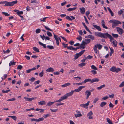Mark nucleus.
<instances>
[{
  "label": "nucleus",
  "mask_w": 124,
  "mask_h": 124,
  "mask_svg": "<svg viewBox=\"0 0 124 124\" xmlns=\"http://www.w3.org/2000/svg\"><path fill=\"white\" fill-rule=\"evenodd\" d=\"M109 22L112 23V27L113 28L117 26L118 24H121V22L117 20H110Z\"/></svg>",
  "instance_id": "1"
},
{
  "label": "nucleus",
  "mask_w": 124,
  "mask_h": 124,
  "mask_svg": "<svg viewBox=\"0 0 124 124\" xmlns=\"http://www.w3.org/2000/svg\"><path fill=\"white\" fill-rule=\"evenodd\" d=\"M99 81V79L97 78H94L92 79H86L84 80L83 83H85L87 82H90L91 83H92L94 82H98Z\"/></svg>",
  "instance_id": "2"
},
{
  "label": "nucleus",
  "mask_w": 124,
  "mask_h": 124,
  "mask_svg": "<svg viewBox=\"0 0 124 124\" xmlns=\"http://www.w3.org/2000/svg\"><path fill=\"white\" fill-rule=\"evenodd\" d=\"M4 4H5L4 5L5 6H13L15 4H16L17 3L18 1L17 0L15 1H13L11 2H8L7 1H4Z\"/></svg>",
  "instance_id": "3"
},
{
  "label": "nucleus",
  "mask_w": 124,
  "mask_h": 124,
  "mask_svg": "<svg viewBox=\"0 0 124 124\" xmlns=\"http://www.w3.org/2000/svg\"><path fill=\"white\" fill-rule=\"evenodd\" d=\"M95 35L96 36H98L100 37L103 38H106L105 37L106 33H102L100 32H96L95 33Z\"/></svg>",
  "instance_id": "4"
},
{
  "label": "nucleus",
  "mask_w": 124,
  "mask_h": 124,
  "mask_svg": "<svg viewBox=\"0 0 124 124\" xmlns=\"http://www.w3.org/2000/svg\"><path fill=\"white\" fill-rule=\"evenodd\" d=\"M85 51V50H82L78 53H76L74 56V59L75 60L77 59L83 54Z\"/></svg>",
  "instance_id": "5"
},
{
  "label": "nucleus",
  "mask_w": 124,
  "mask_h": 124,
  "mask_svg": "<svg viewBox=\"0 0 124 124\" xmlns=\"http://www.w3.org/2000/svg\"><path fill=\"white\" fill-rule=\"evenodd\" d=\"M73 92L72 90L70 92H69L66 94H65L63 96L64 97V99H66L68 97L72 95H73Z\"/></svg>",
  "instance_id": "6"
},
{
  "label": "nucleus",
  "mask_w": 124,
  "mask_h": 124,
  "mask_svg": "<svg viewBox=\"0 0 124 124\" xmlns=\"http://www.w3.org/2000/svg\"><path fill=\"white\" fill-rule=\"evenodd\" d=\"M106 38H108L110 39V41L111 42H112V40H113L114 39V38L109 34L108 33H106V36H105Z\"/></svg>",
  "instance_id": "7"
},
{
  "label": "nucleus",
  "mask_w": 124,
  "mask_h": 124,
  "mask_svg": "<svg viewBox=\"0 0 124 124\" xmlns=\"http://www.w3.org/2000/svg\"><path fill=\"white\" fill-rule=\"evenodd\" d=\"M85 86H80L79 87L78 89H75L74 90H72V91L73 92H79L81 90L82 88H85Z\"/></svg>",
  "instance_id": "8"
},
{
  "label": "nucleus",
  "mask_w": 124,
  "mask_h": 124,
  "mask_svg": "<svg viewBox=\"0 0 124 124\" xmlns=\"http://www.w3.org/2000/svg\"><path fill=\"white\" fill-rule=\"evenodd\" d=\"M89 103L90 101H88L85 104H81L80 105V106L84 108H88V106L89 105Z\"/></svg>",
  "instance_id": "9"
},
{
  "label": "nucleus",
  "mask_w": 124,
  "mask_h": 124,
  "mask_svg": "<svg viewBox=\"0 0 124 124\" xmlns=\"http://www.w3.org/2000/svg\"><path fill=\"white\" fill-rule=\"evenodd\" d=\"M25 99L26 101H30L32 100L35 99L36 98V97H32L31 98H28L26 97H24L23 98Z\"/></svg>",
  "instance_id": "10"
},
{
  "label": "nucleus",
  "mask_w": 124,
  "mask_h": 124,
  "mask_svg": "<svg viewBox=\"0 0 124 124\" xmlns=\"http://www.w3.org/2000/svg\"><path fill=\"white\" fill-rule=\"evenodd\" d=\"M117 31L120 34H122L123 32V30L122 28L118 27H116Z\"/></svg>",
  "instance_id": "11"
},
{
  "label": "nucleus",
  "mask_w": 124,
  "mask_h": 124,
  "mask_svg": "<svg viewBox=\"0 0 124 124\" xmlns=\"http://www.w3.org/2000/svg\"><path fill=\"white\" fill-rule=\"evenodd\" d=\"M85 93L86 95V99H88L89 96L91 95V92L89 90H86L85 92Z\"/></svg>",
  "instance_id": "12"
},
{
  "label": "nucleus",
  "mask_w": 124,
  "mask_h": 124,
  "mask_svg": "<svg viewBox=\"0 0 124 124\" xmlns=\"http://www.w3.org/2000/svg\"><path fill=\"white\" fill-rule=\"evenodd\" d=\"M53 34L54 35V37L56 40V43L58 45H59V37H57V36L55 35L54 33H53Z\"/></svg>",
  "instance_id": "13"
},
{
  "label": "nucleus",
  "mask_w": 124,
  "mask_h": 124,
  "mask_svg": "<svg viewBox=\"0 0 124 124\" xmlns=\"http://www.w3.org/2000/svg\"><path fill=\"white\" fill-rule=\"evenodd\" d=\"M85 38H90L92 40H93L94 39H95V38H94V37L91 35H89L88 36H86L85 37Z\"/></svg>",
  "instance_id": "14"
},
{
  "label": "nucleus",
  "mask_w": 124,
  "mask_h": 124,
  "mask_svg": "<svg viewBox=\"0 0 124 124\" xmlns=\"http://www.w3.org/2000/svg\"><path fill=\"white\" fill-rule=\"evenodd\" d=\"M94 47H96V48H98L100 50L101 49L102 47V46L100 44H96L95 45Z\"/></svg>",
  "instance_id": "15"
},
{
  "label": "nucleus",
  "mask_w": 124,
  "mask_h": 124,
  "mask_svg": "<svg viewBox=\"0 0 124 124\" xmlns=\"http://www.w3.org/2000/svg\"><path fill=\"white\" fill-rule=\"evenodd\" d=\"M72 18H71L69 16H67L66 17V18L70 21H72L73 19L74 20L75 19V18L73 16H70Z\"/></svg>",
  "instance_id": "16"
},
{
  "label": "nucleus",
  "mask_w": 124,
  "mask_h": 124,
  "mask_svg": "<svg viewBox=\"0 0 124 124\" xmlns=\"http://www.w3.org/2000/svg\"><path fill=\"white\" fill-rule=\"evenodd\" d=\"M65 99H64V97L63 96L61 97V98L58 100H56L55 101H54V102H60L62 101Z\"/></svg>",
  "instance_id": "17"
},
{
  "label": "nucleus",
  "mask_w": 124,
  "mask_h": 124,
  "mask_svg": "<svg viewBox=\"0 0 124 124\" xmlns=\"http://www.w3.org/2000/svg\"><path fill=\"white\" fill-rule=\"evenodd\" d=\"M80 9L81 14H84V13L85 9L84 7H82L80 8Z\"/></svg>",
  "instance_id": "18"
},
{
  "label": "nucleus",
  "mask_w": 124,
  "mask_h": 124,
  "mask_svg": "<svg viewBox=\"0 0 124 124\" xmlns=\"http://www.w3.org/2000/svg\"><path fill=\"white\" fill-rule=\"evenodd\" d=\"M93 26L99 31H101V29L99 26H98L95 25H93Z\"/></svg>",
  "instance_id": "19"
},
{
  "label": "nucleus",
  "mask_w": 124,
  "mask_h": 124,
  "mask_svg": "<svg viewBox=\"0 0 124 124\" xmlns=\"http://www.w3.org/2000/svg\"><path fill=\"white\" fill-rule=\"evenodd\" d=\"M38 104L39 105H45L46 103L44 101H40V102H38Z\"/></svg>",
  "instance_id": "20"
},
{
  "label": "nucleus",
  "mask_w": 124,
  "mask_h": 124,
  "mask_svg": "<svg viewBox=\"0 0 124 124\" xmlns=\"http://www.w3.org/2000/svg\"><path fill=\"white\" fill-rule=\"evenodd\" d=\"M54 70L53 68L52 67H50L47 69L46 71L47 72H53L54 71Z\"/></svg>",
  "instance_id": "21"
},
{
  "label": "nucleus",
  "mask_w": 124,
  "mask_h": 124,
  "mask_svg": "<svg viewBox=\"0 0 124 124\" xmlns=\"http://www.w3.org/2000/svg\"><path fill=\"white\" fill-rule=\"evenodd\" d=\"M112 43L113 45H114L115 47H116L117 46V42L116 40H115L113 41L112 42Z\"/></svg>",
  "instance_id": "22"
},
{
  "label": "nucleus",
  "mask_w": 124,
  "mask_h": 124,
  "mask_svg": "<svg viewBox=\"0 0 124 124\" xmlns=\"http://www.w3.org/2000/svg\"><path fill=\"white\" fill-rule=\"evenodd\" d=\"M70 85V83H66L65 84L62 85H61V87H66L68 86H69Z\"/></svg>",
  "instance_id": "23"
},
{
  "label": "nucleus",
  "mask_w": 124,
  "mask_h": 124,
  "mask_svg": "<svg viewBox=\"0 0 124 124\" xmlns=\"http://www.w3.org/2000/svg\"><path fill=\"white\" fill-rule=\"evenodd\" d=\"M102 23L101 25L103 28L106 29H107L108 28V27H107L106 26H105V23L104 20H102Z\"/></svg>",
  "instance_id": "24"
},
{
  "label": "nucleus",
  "mask_w": 124,
  "mask_h": 124,
  "mask_svg": "<svg viewBox=\"0 0 124 124\" xmlns=\"http://www.w3.org/2000/svg\"><path fill=\"white\" fill-rule=\"evenodd\" d=\"M76 8V7H74L73 8H70L67 9V10L68 11H71L73 10H75Z\"/></svg>",
  "instance_id": "25"
},
{
  "label": "nucleus",
  "mask_w": 124,
  "mask_h": 124,
  "mask_svg": "<svg viewBox=\"0 0 124 124\" xmlns=\"http://www.w3.org/2000/svg\"><path fill=\"white\" fill-rule=\"evenodd\" d=\"M107 9L108 10H109V12L110 13L111 15L112 16H114V14L112 10H111V9H110V8L109 7H108L107 8Z\"/></svg>",
  "instance_id": "26"
},
{
  "label": "nucleus",
  "mask_w": 124,
  "mask_h": 124,
  "mask_svg": "<svg viewBox=\"0 0 124 124\" xmlns=\"http://www.w3.org/2000/svg\"><path fill=\"white\" fill-rule=\"evenodd\" d=\"M67 49L70 50H74V48L72 46H68L67 47Z\"/></svg>",
  "instance_id": "27"
},
{
  "label": "nucleus",
  "mask_w": 124,
  "mask_h": 124,
  "mask_svg": "<svg viewBox=\"0 0 124 124\" xmlns=\"http://www.w3.org/2000/svg\"><path fill=\"white\" fill-rule=\"evenodd\" d=\"M105 86V84H103V85H101L100 87H99L97 88V89L98 90H100L101 89L104 87Z\"/></svg>",
  "instance_id": "28"
},
{
  "label": "nucleus",
  "mask_w": 124,
  "mask_h": 124,
  "mask_svg": "<svg viewBox=\"0 0 124 124\" xmlns=\"http://www.w3.org/2000/svg\"><path fill=\"white\" fill-rule=\"evenodd\" d=\"M16 62H14L13 61H10V63L9 64L10 66H11L12 65H15L16 64Z\"/></svg>",
  "instance_id": "29"
},
{
  "label": "nucleus",
  "mask_w": 124,
  "mask_h": 124,
  "mask_svg": "<svg viewBox=\"0 0 124 124\" xmlns=\"http://www.w3.org/2000/svg\"><path fill=\"white\" fill-rule=\"evenodd\" d=\"M8 117L12 118L14 120H16V119H17V118L16 117V116H8Z\"/></svg>",
  "instance_id": "30"
},
{
  "label": "nucleus",
  "mask_w": 124,
  "mask_h": 124,
  "mask_svg": "<svg viewBox=\"0 0 124 124\" xmlns=\"http://www.w3.org/2000/svg\"><path fill=\"white\" fill-rule=\"evenodd\" d=\"M39 43L40 45L41 46H43V47L44 48H46V46L45 44H44L42 43L40 41H39Z\"/></svg>",
  "instance_id": "31"
},
{
  "label": "nucleus",
  "mask_w": 124,
  "mask_h": 124,
  "mask_svg": "<svg viewBox=\"0 0 124 124\" xmlns=\"http://www.w3.org/2000/svg\"><path fill=\"white\" fill-rule=\"evenodd\" d=\"M33 49L35 51L37 52H39V51L38 48L35 47H34L33 48Z\"/></svg>",
  "instance_id": "32"
},
{
  "label": "nucleus",
  "mask_w": 124,
  "mask_h": 124,
  "mask_svg": "<svg viewBox=\"0 0 124 124\" xmlns=\"http://www.w3.org/2000/svg\"><path fill=\"white\" fill-rule=\"evenodd\" d=\"M106 120L107 122L109 124H113V123L109 118H106Z\"/></svg>",
  "instance_id": "33"
},
{
  "label": "nucleus",
  "mask_w": 124,
  "mask_h": 124,
  "mask_svg": "<svg viewBox=\"0 0 124 124\" xmlns=\"http://www.w3.org/2000/svg\"><path fill=\"white\" fill-rule=\"evenodd\" d=\"M116 68L114 67H112L110 69V70L113 72H115L116 70Z\"/></svg>",
  "instance_id": "34"
},
{
  "label": "nucleus",
  "mask_w": 124,
  "mask_h": 124,
  "mask_svg": "<svg viewBox=\"0 0 124 124\" xmlns=\"http://www.w3.org/2000/svg\"><path fill=\"white\" fill-rule=\"evenodd\" d=\"M82 115L81 114H75V117L76 118H77L78 117H79L82 116Z\"/></svg>",
  "instance_id": "35"
},
{
  "label": "nucleus",
  "mask_w": 124,
  "mask_h": 124,
  "mask_svg": "<svg viewBox=\"0 0 124 124\" xmlns=\"http://www.w3.org/2000/svg\"><path fill=\"white\" fill-rule=\"evenodd\" d=\"M107 104V103L106 102H102L100 104V106L103 107L104 106L106 105Z\"/></svg>",
  "instance_id": "36"
},
{
  "label": "nucleus",
  "mask_w": 124,
  "mask_h": 124,
  "mask_svg": "<svg viewBox=\"0 0 124 124\" xmlns=\"http://www.w3.org/2000/svg\"><path fill=\"white\" fill-rule=\"evenodd\" d=\"M43 37H44V40L46 41V40H50V38L47 36L46 37L44 35H43Z\"/></svg>",
  "instance_id": "37"
},
{
  "label": "nucleus",
  "mask_w": 124,
  "mask_h": 124,
  "mask_svg": "<svg viewBox=\"0 0 124 124\" xmlns=\"http://www.w3.org/2000/svg\"><path fill=\"white\" fill-rule=\"evenodd\" d=\"M91 68L95 70H97V68L94 65H92L91 66Z\"/></svg>",
  "instance_id": "38"
},
{
  "label": "nucleus",
  "mask_w": 124,
  "mask_h": 124,
  "mask_svg": "<svg viewBox=\"0 0 124 124\" xmlns=\"http://www.w3.org/2000/svg\"><path fill=\"white\" fill-rule=\"evenodd\" d=\"M122 69H121L118 68H116L115 72H116V73H117L118 72L120 71Z\"/></svg>",
  "instance_id": "39"
},
{
  "label": "nucleus",
  "mask_w": 124,
  "mask_h": 124,
  "mask_svg": "<svg viewBox=\"0 0 124 124\" xmlns=\"http://www.w3.org/2000/svg\"><path fill=\"white\" fill-rule=\"evenodd\" d=\"M112 36L115 38H117L118 37V35L117 34H114L112 33Z\"/></svg>",
  "instance_id": "40"
},
{
  "label": "nucleus",
  "mask_w": 124,
  "mask_h": 124,
  "mask_svg": "<svg viewBox=\"0 0 124 124\" xmlns=\"http://www.w3.org/2000/svg\"><path fill=\"white\" fill-rule=\"evenodd\" d=\"M2 13L4 15L6 16H10V15L7 13L5 12H2Z\"/></svg>",
  "instance_id": "41"
},
{
  "label": "nucleus",
  "mask_w": 124,
  "mask_h": 124,
  "mask_svg": "<svg viewBox=\"0 0 124 124\" xmlns=\"http://www.w3.org/2000/svg\"><path fill=\"white\" fill-rule=\"evenodd\" d=\"M54 102H49L46 105V106H50L52 105V104H54Z\"/></svg>",
  "instance_id": "42"
},
{
  "label": "nucleus",
  "mask_w": 124,
  "mask_h": 124,
  "mask_svg": "<svg viewBox=\"0 0 124 124\" xmlns=\"http://www.w3.org/2000/svg\"><path fill=\"white\" fill-rule=\"evenodd\" d=\"M41 30L39 29H37L36 30L35 32L36 33H39L40 32Z\"/></svg>",
  "instance_id": "43"
},
{
  "label": "nucleus",
  "mask_w": 124,
  "mask_h": 124,
  "mask_svg": "<svg viewBox=\"0 0 124 124\" xmlns=\"http://www.w3.org/2000/svg\"><path fill=\"white\" fill-rule=\"evenodd\" d=\"M47 47L50 49H53L54 48V47L52 46L48 45L47 46Z\"/></svg>",
  "instance_id": "44"
},
{
  "label": "nucleus",
  "mask_w": 124,
  "mask_h": 124,
  "mask_svg": "<svg viewBox=\"0 0 124 124\" xmlns=\"http://www.w3.org/2000/svg\"><path fill=\"white\" fill-rule=\"evenodd\" d=\"M86 64L85 63H81L80 64L78 65V66L80 67H83V66L85 65Z\"/></svg>",
  "instance_id": "45"
},
{
  "label": "nucleus",
  "mask_w": 124,
  "mask_h": 124,
  "mask_svg": "<svg viewBox=\"0 0 124 124\" xmlns=\"http://www.w3.org/2000/svg\"><path fill=\"white\" fill-rule=\"evenodd\" d=\"M62 44L64 46V48H67V47L68 46H67L68 45V44H64V43H62Z\"/></svg>",
  "instance_id": "46"
},
{
  "label": "nucleus",
  "mask_w": 124,
  "mask_h": 124,
  "mask_svg": "<svg viewBox=\"0 0 124 124\" xmlns=\"http://www.w3.org/2000/svg\"><path fill=\"white\" fill-rule=\"evenodd\" d=\"M10 90H6V91H5L4 90H2V92L3 93H8V92L10 91Z\"/></svg>",
  "instance_id": "47"
},
{
  "label": "nucleus",
  "mask_w": 124,
  "mask_h": 124,
  "mask_svg": "<svg viewBox=\"0 0 124 124\" xmlns=\"http://www.w3.org/2000/svg\"><path fill=\"white\" fill-rule=\"evenodd\" d=\"M85 41L87 44L89 43L90 42V40L89 39H86Z\"/></svg>",
  "instance_id": "48"
},
{
  "label": "nucleus",
  "mask_w": 124,
  "mask_h": 124,
  "mask_svg": "<svg viewBox=\"0 0 124 124\" xmlns=\"http://www.w3.org/2000/svg\"><path fill=\"white\" fill-rule=\"evenodd\" d=\"M16 100V99L15 98H12L10 99H9L7 100V101H15Z\"/></svg>",
  "instance_id": "49"
},
{
  "label": "nucleus",
  "mask_w": 124,
  "mask_h": 124,
  "mask_svg": "<svg viewBox=\"0 0 124 124\" xmlns=\"http://www.w3.org/2000/svg\"><path fill=\"white\" fill-rule=\"evenodd\" d=\"M120 87H122L124 86V81L122 82L119 85Z\"/></svg>",
  "instance_id": "50"
},
{
  "label": "nucleus",
  "mask_w": 124,
  "mask_h": 124,
  "mask_svg": "<svg viewBox=\"0 0 124 124\" xmlns=\"http://www.w3.org/2000/svg\"><path fill=\"white\" fill-rule=\"evenodd\" d=\"M44 120V119L43 117H41L40 118H39L37 119V122H39L41 121H42Z\"/></svg>",
  "instance_id": "51"
},
{
  "label": "nucleus",
  "mask_w": 124,
  "mask_h": 124,
  "mask_svg": "<svg viewBox=\"0 0 124 124\" xmlns=\"http://www.w3.org/2000/svg\"><path fill=\"white\" fill-rule=\"evenodd\" d=\"M50 116V115L49 114H47L46 115H44L43 117L44 118H46L47 117L49 116Z\"/></svg>",
  "instance_id": "52"
},
{
  "label": "nucleus",
  "mask_w": 124,
  "mask_h": 124,
  "mask_svg": "<svg viewBox=\"0 0 124 124\" xmlns=\"http://www.w3.org/2000/svg\"><path fill=\"white\" fill-rule=\"evenodd\" d=\"M44 27L47 30L50 31H52V30L50 29L49 28L47 27L46 26H44Z\"/></svg>",
  "instance_id": "53"
},
{
  "label": "nucleus",
  "mask_w": 124,
  "mask_h": 124,
  "mask_svg": "<svg viewBox=\"0 0 124 124\" xmlns=\"http://www.w3.org/2000/svg\"><path fill=\"white\" fill-rule=\"evenodd\" d=\"M44 74V72L43 71V70L42 72H41L39 74V75L40 77H42L43 76Z\"/></svg>",
  "instance_id": "54"
},
{
  "label": "nucleus",
  "mask_w": 124,
  "mask_h": 124,
  "mask_svg": "<svg viewBox=\"0 0 124 124\" xmlns=\"http://www.w3.org/2000/svg\"><path fill=\"white\" fill-rule=\"evenodd\" d=\"M50 110L51 112H57L58 110V109H50Z\"/></svg>",
  "instance_id": "55"
},
{
  "label": "nucleus",
  "mask_w": 124,
  "mask_h": 124,
  "mask_svg": "<svg viewBox=\"0 0 124 124\" xmlns=\"http://www.w3.org/2000/svg\"><path fill=\"white\" fill-rule=\"evenodd\" d=\"M47 35L50 37H51L52 36V34L49 31L47 32Z\"/></svg>",
  "instance_id": "56"
},
{
  "label": "nucleus",
  "mask_w": 124,
  "mask_h": 124,
  "mask_svg": "<svg viewBox=\"0 0 124 124\" xmlns=\"http://www.w3.org/2000/svg\"><path fill=\"white\" fill-rule=\"evenodd\" d=\"M23 13V12L21 11H18V12H17V14L19 15H20L22 14Z\"/></svg>",
  "instance_id": "57"
},
{
  "label": "nucleus",
  "mask_w": 124,
  "mask_h": 124,
  "mask_svg": "<svg viewBox=\"0 0 124 124\" xmlns=\"http://www.w3.org/2000/svg\"><path fill=\"white\" fill-rule=\"evenodd\" d=\"M35 80V78L33 77H32L31 78L29 79L30 81H31V82H33Z\"/></svg>",
  "instance_id": "58"
},
{
  "label": "nucleus",
  "mask_w": 124,
  "mask_h": 124,
  "mask_svg": "<svg viewBox=\"0 0 124 124\" xmlns=\"http://www.w3.org/2000/svg\"><path fill=\"white\" fill-rule=\"evenodd\" d=\"M3 52L4 53H9L10 51V50L8 49H7L6 51H5L4 50H3Z\"/></svg>",
  "instance_id": "59"
},
{
  "label": "nucleus",
  "mask_w": 124,
  "mask_h": 124,
  "mask_svg": "<svg viewBox=\"0 0 124 124\" xmlns=\"http://www.w3.org/2000/svg\"><path fill=\"white\" fill-rule=\"evenodd\" d=\"M98 99L99 98H98L97 97L95 98L94 100L93 103H95L97 102Z\"/></svg>",
  "instance_id": "60"
},
{
  "label": "nucleus",
  "mask_w": 124,
  "mask_h": 124,
  "mask_svg": "<svg viewBox=\"0 0 124 124\" xmlns=\"http://www.w3.org/2000/svg\"><path fill=\"white\" fill-rule=\"evenodd\" d=\"M108 98V96H106L102 98L101 99L102 100H105Z\"/></svg>",
  "instance_id": "61"
},
{
  "label": "nucleus",
  "mask_w": 124,
  "mask_h": 124,
  "mask_svg": "<svg viewBox=\"0 0 124 124\" xmlns=\"http://www.w3.org/2000/svg\"><path fill=\"white\" fill-rule=\"evenodd\" d=\"M91 72H92V74H97L96 71L95 70H93L91 71Z\"/></svg>",
  "instance_id": "62"
},
{
  "label": "nucleus",
  "mask_w": 124,
  "mask_h": 124,
  "mask_svg": "<svg viewBox=\"0 0 124 124\" xmlns=\"http://www.w3.org/2000/svg\"><path fill=\"white\" fill-rule=\"evenodd\" d=\"M22 68V66L21 65H19L18 66L17 69H21Z\"/></svg>",
  "instance_id": "63"
},
{
  "label": "nucleus",
  "mask_w": 124,
  "mask_h": 124,
  "mask_svg": "<svg viewBox=\"0 0 124 124\" xmlns=\"http://www.w3.org/2000/svg\"><path fill=\"white\" fill-rule=\"evenodd\" d=\"M93 113L91 111H90L87 114V116H91L93 115Z\"/></svg>",
  "instance_id": "64"
}]
</instances>
